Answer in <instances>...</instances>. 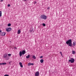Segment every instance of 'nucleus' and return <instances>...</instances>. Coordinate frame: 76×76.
<instances>
[{
  "instance_id": "nucleus-1",
  "label": "nucleus",
  "mask_w": 76,
  "mask_h": 76,
  "mask_svg": "<svg viewBox=\"0 0 76 76\" xmlns=\"http://www.w3.org/2000/svg\"><path fill=\"white\" fill-rule=\"evenodd\" d=\"M66 44L68 45L69 46L71 47L72 46V43L71 39H69L66 42Z\"/></svg>"
},
{
  "instance_id": "nucleus-2",
  "label": "nucleus",
  "mask_w": 76,
  "mask_h": 76,
  "mask_svg": "<svg viewBox=\"0 0 76 76\" xmlns=\"http://www.w3.org/2000/svg\"><path fill=\"white\" fill-rule=\"evenodd\" d=\"M40 18L41 19H44V20H46L47 19V17L45 15H41L40 16Z\"/></svg>"
},
{
  "instance_id": "nucleus-3",
  "label": "nucleus",
  "mask_w": 76,
  "mask_h": 76,
  "mask_svg": "<svg viewBox=\"0 0 76 76\" xmlns=\"http://www.w3.org/2000/svg\"><path fill=\"white\" fill-rule=\"evenodd\" d=\"M75 61V59L73 58H71V59L69 60V61L71 63H73Z\"/></svg>"
},
{
  "instance_id": "nucleus-4",
  "label": "nucleus",
  "mask_w": 76,
  "mask_h": 76,
  "mask_svg": "<svg viewBox=\"0 0 76 76\" xmlns=\"http://www.w3.org/2000/svg\"><path fill=\"white\" fill-rule=\"evenodd\" d=\"M12 30V28H7L6 29V31L9 32L10 31H11Z\"/></svg>"
},
{
  "instance_id": "nucleus-5",
  "label": "nucleus",
  "mask_w": 76,
  "mask_h": 76,
  "mask_svg": "<svg viewBox=\"0 0 76 76\" xmlns=\"http://www.w3.org/2000/svg\"><path fill=\"white\" fill-rule=\"evenodd\" d=\"M0 34H1V35L2 36H4L6 34V33L4 32H2L1 33H0Z\"/></svg>"
},
{
  "instance_id": "nucleus-6",
  "label": "nucleus",
  "mask_w": 76,
  "mask_h": 76,
  "mask_svg": "<svg viewBox=\"0 0 76 76\" xmlns=\"http://www.w3.org/2000/svg\"><path fill=\"white\" fill-rule=\"evenodd\" d=\"M39 72H37L35 74V76H39Z\"/></svg>"
},
{
  "instance_id": "nucleus-7",
  "label": "nucleus",
  "mask_w": 76,
  "mask_h": 76,
  "mask_svg": "<svg viewBox=\"0 0 76 76\" xmlns=\"http://www.w3.org/2000/svg\"><path fill=\"white\" fill-rule=\"evenodd\" d=\"M22 54L24 55L25 54L26 52V51L25 50H23L22 52Z\"/></svg>"
},
{
  "instance_id": "nucleus-8",
  "label": "nucleus",
  "mask_w": 76,
  "mask_h": 76,
  "mask_svg": "<svg viewBox=\"0 0 76 76\" xmlns=\"http://www.w3.org/2000/svg\"><path fill=\"white\" fill-rule=\"evenodd\" d=\"M19 64L20 65V66L21 67V68L23 67V66L22 64V62H20L19 63Z\"/></svg>"
},
{
  "instance_id": "nucleus-9",
  "label": "nucleus",
  "mask_w": 76,
  "mask_h": 76,
  "mask_svg": "<svg viewBox=\"0 0 76 76\" xmlns=\"http://www.w3.org/2000/svg\"><path fill=\"white\" fill-rule=\"evenodd\" d=\"M22 52H21V51H20V53H19L20 56H22Z\"/></svg>"
},
{
  "instance_id": "nucleus-10",
  "label": "nucleus",
  "mask_w": 76,
  "mask_h": 76,
  "mask_svg": "<svg viewBox=\"0 0 76 76\" xmlns=\"http://www.w3.org/2000/svg\"><path fill=\"white\" fill-rule=\"evenodd\" d=\"M44 60L43 59H41L40 60V62L41 63H42L44 62Z\"/></svg>"
},
{
  "instance_id": "nucleus-11",
  "label": "nucleus",
  "mask_w": 76,
  "mask_h": 76,
  "mask_svg": "<svg viewBox=\"0 0 76 76\" xmlns=\"http://www.w3.org/2000/svg\"><path fill=\"white\" fill-rule=\"evenodd\" d=\"M20 32L21 31L20 30H18V34H20Z\"/></svg>"
},
{
  "instance_id": "nucleus-12",
  "label": "nucleus",
  "mask_w": 76,
  "mask_h": 76,
  "mask_svg": "<svg viewBox=\"0 0 76 76\" xmlns=\"http://www.w3.org/2000/svg\"><path fill=\"white\" fill-rule=\"evenodd\" d=\"M32 58H33L34 59H36V57L35 56V55H34L32 56Z\"/></svg>"
},
{
  "instance_id": "nucleus-13",
  "label": "nucleus",
  "mask_w": 76,
  "mask_h": 76,
  "mask_svg": "<svg viewBox=\"0 0 76 76\" xmlns=\"http://www.w3.org/2000/svg\"><path fill=\"white\" fill-rule=\"evenodd\" d=\"M30 55H28L27 56H26V58H29Z\"/></svg>"
},
{
  "instance_id": "nucleus-14",
  "label": "nucleus",
  "mask_w": 76,
  "mask_h": 76,
  "mask_svg": "<svg viewBox=\"0 0 76 76\" xmlns=\"http://www.w3.org/2000/svg\"><path fill=\"white\" fill-rule=\"evenodd\" d=\"M7 54H5V55H4V57L5 58H7Z\"/></svg>"
},
{
  "instance_id": "nucleus-15",
  "label": "nucleus",
  "mask_w": 76,
  "mask_h": 76,
  "mask_svg": "<svg viewBox=\"0 0 76 76\" xmlns=\"http://www.w3.org/2000/svg\"><path fill=\"white\" fill-rule=\"evenodd\" d=\"M72 54H75V51H72Z\"/></svg>"
},
{
  "instance_id": "nucleus-16",
  "label": "nucleus",
  "mask_w": 76,
  "mask_h": 76,
  "mask_svg": "<svg viewBox=\"0 0 76 76\" xmlns=\"http://www.w3.org/2000/svg\"><path fill=\"white\" fill-rule=\"evenodd\" d=\"M2 64L3 65H5L7 64V63H5V62L3 63H2Z\"/></svg>"
},
{
  "instance_id": "nucleus-17",
  "label": "nucleus",
  "mask_w": 76,
  "mask_h": 76,
  "mask_svg": "<svg viewBox=\"0 0 76 76\" xmlns=\"http://www.w3.org/2000/svg\"><path fill=\"white\" fill-rule=\"evenodd\" d=\"M1 14H2V13L1 12V11H0V17H1Z\"/></svg>"
},
{
  "instance_id": "nucleus-18",
  "label": "nucleus",
  "mask_w": 76,
  "mask_h": 76,
  "mask_svg": "<svg viewBox=\"0 0 76 76\" xmlns=\"http://www.w3.org/2000/svg\"><path fill=\"white\" fill-rule=\"evenodd\" d=\"M73 45L74 46H75L76 45V43L75 42H73Z\"/></svg>"
},
{
  "instance_id": "nucleus-19",
  "label": "nucleus",
  "mask_w": 76,
  "mask_h": 76,
  "mask_svg": "<svg viewBox=\"0 0 76 76\" xmlns=\"http://www.w3.org/2000/svg\"><path fill=\"white\" fill-rule=\"evenodd\" d=\"M28 66H30L31 65V63H28Z\"/></svg>"
},
{
  "instance_id": "nucleus-20",
  "label": "nucleus",
  "mask_w": 76,
  "mask_h": 76,
  "mask_svg": "<svg viewBox=\"0 0 76 76\" xmlns=\"http://www.w3.org/2000/svg\"><path fill=\"white\" fill-rule=\"evenodd\" d=\"M7 26H8L10 27L11 26V24L10 23V24H8Z\"/></svg>"
},
{
  "instance_id": "nucleus-21",
  "label": "nucleus",
  "mask_w": 76,
  "mask_h": 76,
  "mask_svg": "<svg viewBox=\"0 0 76 76\" xmlns=\"http://www.w3.org/2000/svg\"><path fill=\"white\" fill-rule=\"evenodd\" d=\"M8 55L9 56H11V54H8Z\"/></svg>"
},
{
  "instance_id": "nucleus-22",
  "label": "nucleus",
  "mask_w": 76,
  "mask_h": 76,
  "mask_svg": "<svg viewBox=\"0 0 76 76\" xmlns=\"http://www.w3.org/2000/svg\"><path fill=\"white\" fill-rule=\"evenodd\" d=\"M42 25L44 26H45V23H43Z\"/></svg>"
},
{
  "instance_id": "nucleus-23",
  "label": "nucleus",
  "mask_w": 76,
  "mask_h": 76,
  "mask_svg": "<svg viewBox=\"0 0 76 76\" xmlns=\"http://www.w3.org/2000/svg\"><path fill=\"white\" fill-rule=\"evenodd\" d=\"M4 76H9V75H5Z\"/></svg>"
},
{
  "instance_id": "nucleus-24",
  "label": "nucleus",
  "mask_w": 76,
  "mask_h": 76,
  "mask_svg": "<svg viewBox=\"0 0 76 76\" xmlns=\"http://www.w3.org/2000/svg\"><path fill=\"white\" fill-rule=\"evenodd\" d=\"M10 4H8L7 5V6L8 7H10Z\"/></svg>"
},
{
  "instance_id": "nucleus-25",
  "label": "nucleus",
  "mask_w": 76,
  "mask_h": 76,
  "mask_svg": "<svg viewBox=\"0 0 76 76\" xmlns=\"http://www.w3.org/2000/svg\"><path fill=\"white\" fill-rule=\"evenodd\" d=\"M43 58V56H42L40 57V58Z\"/></svg>"
},
{
  "instance_id": "nucleus-26",
  "label": "nucleus",
  "mask_w": 76,
  "mask_h": 76,
  "mask_svg": "<svg viewBox=\"0 0 76 76\" xmlns=\"http://www.w3.org/2000/svg\"><path fill=\"white\" fill-rule=\"evenodd\" d=\"M34 65V64L33 63H31V65Z\"/></svg>"
},
{
  "instance_id": "nucleus-27",
  "label": "nucleus",
  "mask_w": 76,
  "mask_h": 76,
  "mask_svg": "<svg viewBox=\"0 0 76 76\" xmlns=\"http://www.w3.org/2000/svg\"><path fill=\"white\" fill-rule=\"evenodd\" d=\"M49 9H50V7H48L47 8V10H49Z\"/></svg>"
},
{
  "instance_id": "nucleus-28",
  "label": "nucleus",
  "mask_w": 76,
  "mask_h": 76,
  "mask_svg": "<svg viewBox=\"0 0 76 76\" xmlns=\"http://www.w3.org/2000/svg\"><path fill=\"white\" fill-rule=\"evenodd\" d=\"M11 62V61H10V62H9V64H10V65H11V64H10V63Z\"/></svg>"
},
{
  "instance_id": "nucleus-29",
  "label": "nucleus",
  "mask_w": 76,
  "mask_h": 76,
  "mask_svg": "<svg viewBox=\"0 0 76 76\" xmlns=\"http://www.w3.org/2000/svg\"><path fill=\"white\" fill-rule=\"evenodd\" d=\"M59 53L62 54V52H59Z\"/></svg>"
},
{
  "instance_id": "nucleus-30",
  "label": "nucleus",
  "mask_w": 76,
  "mask_h": 76,
  "mask_svg": "<svg viewBox=\"0 0 76 76\" xmlns=\"http://www.w3.org/2000/svg\"><path fill=\"white\" fill-rule=\"evenodd\" d=\"M9 58H7L6 59V60H9Z\"/></svg>"
},
{
  "instance_id": "nucleus-31",
  "label": "nucleus",
  "mask_w": 76,
  "mask_h": 76,
  "mask_svg": "<svg viewBox=\"0 0 76 76\" xmlns=\"http://www.w3.org/2000/svg\"><path fill=\"white\" fill-rule=\"evenodd\" d=\"M3 1V0H1V2H2Z\"/></svg>"
},
{
  "instance_id": "nucleus-32",
  "label": "nucleus",
  "mask_w": 76,
  "mask_h": 76,
  "mask_svg": "<svg viewBox=\"0 0 76 76\" xmlns=\"http://www.w3.org/2000/svg\"><path fill=\"white\" fill-rule=\"evenodd\" d=\"M2 63H0V65H2Z\"/></svg>"
},
{
  "instance_id": "nucleus-33",
  "label": "nucleus",
  "mask_w": 76,
  "mask_h": 76,
  "mask_svg": "<svg viewBox=\"0 0 76 76\" xmlns=\"http://www.w3.org/2000/svg\"><path fill=\"white\" fill-rule=\"evenodd\" d=\"M23 0L24 1H26L27 0Z\"/></svg>"
},
{
  "instance_id": "nucleus-34",
  "label": "nucleus",
  "mask_w": 76,
  "mask_h": 76,
  "mask_svg": "<svg viewBox=\"0 0 76 76\" xmlns=\"http://www.w3.org/2000/svg\"><path fill=\"white\" fill-rule=\"evenodd\" d=\"M34 3H35V4H36V3H37L36 2H35Z\"/></svg>"
},
{
  "instance_id": "nucleus-35",
  "label": "nucleus",
  "mask_w": 76,
  "mask_h": 76,
  "mask_svg": "<svg viewBox=\"0 0 76 76\" xmlns=\"http://www.w3.org/2000/svg\"><path fill=\"white\" fill-rule=\"evenodd\" d=\"M1 32V30H0V33Z\"/></svg>"
},
{
  "instance_id": "nucleus-36",
  "label": "nucleus",
  "mask_w": 76,
  "mask_h": 76,
  "mask_svg": "<svg viewBox=\"0 0 76 76\" xmlns=\"http://www.w3.org/2000/svg\"><path fill=\"white\" fill-rule=\"evenodd\" d=\"M61 56H62V53H61Z\"/></svg>"
}]
</instances>
